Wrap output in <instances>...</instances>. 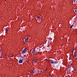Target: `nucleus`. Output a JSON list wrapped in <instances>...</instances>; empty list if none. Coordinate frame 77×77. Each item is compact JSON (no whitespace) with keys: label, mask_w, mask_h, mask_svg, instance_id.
<instances>
[{"label":"nucleus","mask_w":77,"mask_h":77,"mask_svg":"<svg viewBox=\"0 0 77 77\" xmlns=\"http://www.w3.org/2000/svg\"><path fill=\"white\" fill-rule=\"evenodd\" d=\"M75 50V49H73L72 51V53H73L74 52V51Z\"/></svg>","instance_id":"nucleus-10"},{"label":"nucleus","mask_w":77,"mask_h":77,"mask_svg":"<svg viewBox=\"0 0 77 77\" xmlns=\"http://www.w3.org/2000/svg\"><path fill=\"white\" fill-rule=\"evenodd\" d=\"M72 2H75V0H72Z\"/></svg>","instance_id":"nucleus-12"},{"label":"nucleus","mask_w":77,"mask_h":77,"mask_svg":"<svg viewBox=\"0 0 77 77\" xmlns=\"http://www.w3.org/2000/svg\"><path fill=\"white\" fill-rule=\"evenodd\" d=\"M32 54H35V50H33L32 51Z\"/></svg>","instance_id":"nucleus-5"},{"label":"nucleus","mask_w":77,"mask_h":77,"mask_svg":"<svg viewBox=\"0 0 77 77\" xmlns=\"http://www.w3.org/2000/svg\"><path fill=\"white\" fill-rule=\"evenodd\" d=\"M33 72H35V71H33Z\"/></svg>","instance_id":"nucleus-22"},{"label":"nucleus","mask_w":77,"mask_h":77,"mask_svg":"<svg viewBox=\"0 0 77 77\" xmlns=\"http://www.w3.org/2000/svg\"><path fill=\"white\" fill-rule=\"evenodd\" d=\"M5 30H6V32H8V30L7 29H5Z\"/></svg>","instance_id":"nucleus-17"},{"label":"nucleus","mask_w":77,"mask_h":77,"mask_svg":"<svg viewBox=\"0 0 77 77\" xmlns=\"http://www.w3.org/2000/svg\"><path fill=\"white\" fill-rule=\"evenodd\" d=\"M31 72H32L33 74L35 73V72H34L33 71H31Z\"/></svg>","instance_id":"nucleus-14"},{"label":"nucleus","mask_w":77,"mask_h":77,"mask_svg":"<svg viewBox=\"0 0 77 77\" xmlns=\"http://www.w3.org/2000/svg\"><path fill=\"white\" fill-rule=\"evenodd\" d=\"M11 61H12V60H11L10 61L11 62Z\"/></svg>","instance_id":"nucleus-24"},{"label":"nucleus","mask_w":77,"mask_h":77,"mask_svg":"<svg viewBox=\"0 0 77 77\" xmlns=\"http://www.w3.org/2000/svg\"><path fill=\"white\" fill-rule=\"evenodd\" d=\"M43 46H44V45H43Z\"/></svg>","instance_id":"nucleus-28"},{"label":"nucleus","mask_w":77,"mask_h":77,"mask_svg":"<svg viewBox=\"0 0 77 77\" xmlns=\"http://www.w3.org/2000/svg\"><path fill=\"white\" fill-rule=\"evenodd\" d=\"M59 26H60V25H59Z\"/></svg>","instance_id":"nucleus-26"},{"label":"nucleus","mask_w":77,"mask_h":77,"mask_svg":"<svg viewBox=\"0 0 77 77\" xmlns=\"http://www.w3.org/2000/svg\"><path fill=\"white\" fill-rule=\"evenodd\" d=\"M27 49L26 48H25L24 50L22 51V53H26V52H27Z\"/></svg>","instance_id":"nucleus-1"},{"label":"nucleus","mask_w":77,"mask_h":77,"mask_svg":"<svg viewBox=\"0 0 77 77\" xmlns=\"http://www.w3.org/2000/svg\"><path fill=\"white\" fill-rule=\"evenodd\" d=\"M33 62H34V63H36V62H37L36 60L35 59H34L33 60Z\"/></svg>","instance_id":"nucleus-6"},{"label":"nucleus","mask_w":77,"mask_h":77,"mask_svg":"<svg viewBox=\"0 0 77 77\" xmlns=\"http://www.w3.org/2000/svg\"><path fill=\"white\" fill-rule=\"evenodd\" d=\"M77 54L75 53L74 56V57H77Z\"/></svg>","instance_id":"nucleus-7"},{"label":"nucleus","mask_w":77,"mask_h":77,"mask_svg":"<svg viewBox=\"0 0 77 77\" xmlns=\"http://www.w3.org/2000/svg\"><path fill=\"white\" fill-rule=\"evenodd\" d=\"M5 0V1H6V0Z\"/></svg>","instance_id":"nucleus-25"},{"label":"nucleus","mask_w":77,"mask_h":77,"mask_svg":"<svg viewBox=\"0 0 77 77\" xmlns=\"http://www.w3.org/2000/svg\"><path fill=\"white\" fill-rule=\"evenodd\" d=\"M47 69H48V68H46V69H45V72H46V71H47Z\"/></svg>","instance_id":"nucleus-13"},{"label":"nucleus","mask_w":77,"mask_h":77,"mask_svg":"<svg viewBox=\"0 0 77 77\" xmlns=\"http://www.w3.org/2000/svg\"><path fill=\"white\" fill-rule=\"evenodd\" d=\"M60 26H61V25H60Z\"/></svg>","instance_id":"nucleus-27"},{"label":"nucleus","mask_w":77,"mask_h":77,"mask_svg":"<svg viewBox=\"0 0 77 77\" xmlns=\"http://www.w3.org/2000/svg\"><path fill=\"white\" fill-rule=\"evenodd\" d=\"M14 56L13 55H11L10 56V57H13Z\"/></svg>","instance_id":"nucleus-16"},{"label":"nucleus","mask_w":77,"mask_h":77,"mask_svg":"<svg viewBox=\"0 0 77 77\" xmlns=\"http://www.w3.org/2000/svg\"><path fill=\"white\" fill-rule=\"evenodd\" d=\"M75 12H76V13H77V10H75Z\"/></svg>","instance_id":"nucleus-15"},{"label":"nucleus","mask_w":77,"mask_h":77,"mask_svg":"<svg viewBox=\"0 0 77 77\" xmlns=\"http://www.w3.org/2000/svg\"><path fill=\"white\" fill-rule=\"evenodd\" d=\"M73 26V25H72V26H70V29H71V28H72V26Z\"/></svg>","instance_id":"nucleus-11"},{"label":"nucleus","mask_w":77,"mask_h":77,"mask_svg":"<svg viewBox=\"0 0 77 77\" xmlns=\"http://www.w3.org/2000/svg\"><path fill=\"white\" fill-rule=\"evenodd\" d=\"M49 62H51V63H53L54 62L53 60H50Z\"/></svg>","instance_id":"nucleus-4"},{"label":"nucleus","mask_w":77,"mask_h":77,"mask_svg":"<svg viewBox=\"0 0 77 77\" xmlns=\"http://www.w3.org/2000/svg\"><path fill=\"white\" fill-rule=\"evenodd\" d=\"M29 72H30V73H31V71H29Z\"/></svg>","instance_id":"nucleus-20"},{"label":"nucleus","mask_w":77,"mask_h":77,"mask_svg":"<svg viewBox=\"0 0 77 77\" xmlns=\"http://www.w3.org/2000/svg\"><path fill=\"white\" fill-rule=\"evenodd\" d=\"M50 41H48V44L50 43Z\"/></svg>","instance_id":"nucleus-18"},{"label":"nucleus","mask_w":77,"mask_h":77,"mask_svg":"<svg viewBox=\"0 0 77 77\" xmlns=\"http://www.w3.org/2000/svg\"><path fill=\"white\" fill-rule=\"evenodd\" d=\"M29 39V37H27L26 38H25V40L26 41H27Z\"/></svg>","instance_id":"nucleus-9"},{"label":"nucleus","mask_w":77,"mask_h":77,"mask_svg":"<svg viewBox=\"0 0 77 77\" xmlns=\"http://www.w3.org/2000/svg\"><path fill=\"white\" fill-rule=\"evenodd\" d=\"M0 57L1 58H2V57Z\"/></svg>","instance_id":"nucleus-23"},{"label":"nucleus","mask_w":77,"mask_h":77,"mask_svg":"<svg viewBox=\"0 0 77 77\" xmlns=\"http://www.w3.org/2000/svg\"><path fill=\"white\" fill-rule=\"evenodd\" d=\"M68 71L69 72V71H70V70H69Z\"/></svg>","instance_id":"nucleus-21"},{"label":"nucleus","mask_w":77,"mask_h":77,"mask_svg":"<svg viewBox=\"0 0 77 77\" xmlns=\"http://www.w3.org/2000/svg\"><path fill=\"white\" fill-rule=\"evenodd\" d=\"M37 18L39 22H40V21H41L42 20H41V17H39V16H38L37 17Z\"/></svg>","instance_id":"nucleus-2"},{"label":"nucleus","mask_w":77,"mask_h":77,"mask_svg":"<svg viewBox=\"0 0 77 77\" xmlns=\"http://www.w3.org/2000/svg\"><path fill=\"white\" fill-rule=\"evenodd\" d=\"M58 63V61H54V63H55V64H56V63Z\"/></svg>","instance_id":"nucleus-8"},{"label":"nucleus","mask_w":77,"mask_h":77,"mask_svg":"<svg viewBox=\"0 0 77 77\" xmlns=\"http://www.w3.org/2000/svg\"><path fill=\"white\" fill-rule=\"evenodd\" d=\"M23 61V59L20 60L19 61V63L20 64L22 63Z\"/></svg>","instance_id":"nucleus-3"},{"label":"nucleus","mask_w":77,"mask_h":77,"mask_svg":"<svg viewBox=\"0 0 77 77\" xmlns=\"http://www.w3.org/2000/svg\"><path fill=\"white\" fill-rule=\"evenodd\" d=\"M72 64H71L70 65V66H71H71H72Z\"/></svg>","instance_id":"nucleus-19"}]
</instances>
